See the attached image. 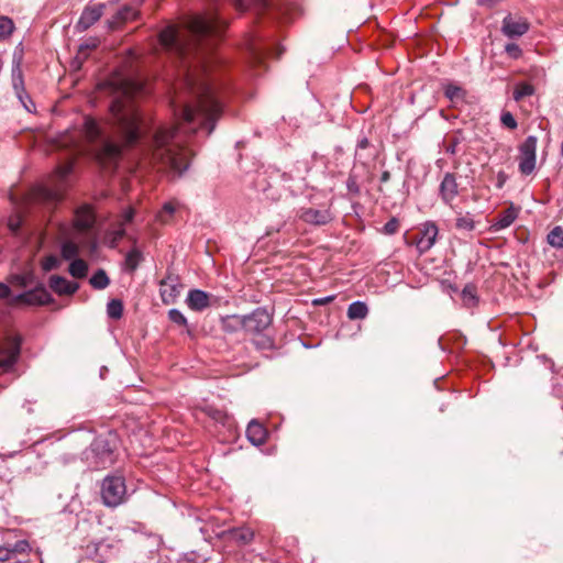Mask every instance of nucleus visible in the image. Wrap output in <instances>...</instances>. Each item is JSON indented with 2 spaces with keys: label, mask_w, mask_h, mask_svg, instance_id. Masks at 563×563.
Masks as SVG:
<instances>
[{
  "label": "nucleus",
  "mask_w": 563,
  "mask_h": 563,
  "mask_svg": "<svg viewBox=\"0 0 563 563\" xmlns=\"http://www.w3.org/2000/svg\"><path fill=\"white\" fill-rule=\"evenodd\" d=\"M227 22L216 9L188 16L181 25L169 24L158 36L162 48L175 63H179V79L170 101L177 125L159 126L150 136L133 97L143 89L142 82L117 77L107 82L114 95L110 106L113 137L106 136L98 122L86 117L82 132L101 164L117 163L123 147H131L144 137L143 156L173 177H180L189 168L191 152L184 145V135L206 129L210 135L221 117L223 107L220 85L211 77L210 69L220 63L214 47Z\"/></svg>",
  "instance_id": "nucleus-1"
},
{
  "label": "nucleus",
  "mask_w": 563,
  "mask_h": 563,
  "mask_svg": "<svg viewBox=\"0 0 563 563\" xmlns=\"http://www.w3.org/2000/svg\"><path fill=\"white\" fill-rule=\"evenodd\" d=\"M117 446L118 439L115 434L99 435L92 441L89 450L86 451V459L92 460L96 468H104L114 463Z\"/></svg>",
  "instance_id": "nucleus-2"
},
{
  "label": "nucleus",
  "mask_w": 563,
  "mask_h": 563,
  "mask_svg": "<svg viewBox=\"0 0 563 563\" xmlns=\"http://www.w3.org/2000/svg\"><path fill=\"white\" fill-rule=\"evenodd\" d=\"M101 499L104 506L115 508L126 500V485L120 475L107 476L101 484Z\"/></svg>",
  "instance_id": "nucleus-3"
},
{
  "label": "nucleus",
  "mask_w": 563,
  "mask_h": 563,
  "mask_svg": "<svg viewBox=\"0 0 563 563\" xmlns=\"http://www.w3.org/2000/svg\"><path fill=\"white\" fill-rule=\"evenodd\" d=\"M439 229L432 221H427L421 225L416 236L412 238V244L416 245L418 252L423 254L428 252L435 243Z\"/></svg>",
  "instance_id": "nucleus-4"
},
{
  "label": "nucleus",
  "mask_w": 563,
  "mask_h": 563,
  "mask_svg": "<svg viewBox=\"0 0 563 563\" xmlns=\"http://www.w3.org/2000/svg\"><path fill=\"white\" fill-rule=\"evenodd\" d=\"M245 332L257 334L266 330L272 323V316L266 309L257 308L244 316Z\"/></svg>",
  "instance_id": "nucleus-5"
},
{
  "label": "nucleus",
  "mask_w": 563,
  "mask_h": 563,
  "mask_svg": "<svg viewBox=\"0 0 563 563\" xmlns=\"http://www.w3.org/2000/svg\"><path fill=\"white\" fill-rule=\"evenodd\" d=\"M183 285L178 275L168 273L159 283V294L162 300L166 305L174 303L180 296Z\"/></svg>",
  "instance_id": "nucleus-6"
},
{
  "label": "nucleus",
  "mask_w": 563,
  "mask_h": 563,
  "mask_svg": "<svg viewBox=\"0 0 563 563\" xmlns=\"http://www.w3.org/2000/svg\"><path fill=\"white\" fill-rule=\"evenodd\" d=\"M22 340L18 334L9 335L5 340L4 346L2 347L3 356L0 358V368H11L15 363L20 350Z\"/></svg>",
  "instance_id": "nucleus-7"
},
{
  "label": "nucleus",
  "mask_w": 563,
  "mask_h": 563,
  "mask_svg": "<svg viewBox=\"0 0 563 563\" xmlns=\"http://www.w3.org/2000/svg\"><path fill=\"white\" fill-rule=\"evenodd\" d=\"M51 295L45 287H36L32 290L19 294L11 298L12 303H24V305H45L51 301Z\"/></svg>",
  "instance_id": "nucleus-8"
},
{
  "label": "nucleus",
  "mask_w": 563,
  "mask_h": 563,
  "mask_svg": "<svg viewBox=\"0 0 563 563\" xmlns=\"http://www.w3.org/2000/svg\"><path fill=\"white\" fill-rule=\"evenodd\" d=\"M21 62H22V55L20 54L18 56L16 53H14L13 66H12L13 89H14V92H15V96L18 97V99H23V97H25L27 99L29 103L34 108V102L27 95L25 87H24L23 74H22V69H21Z\"/></svg>",
  "instance_id": "nucleus-9"
},
{
  "label": "nucleus",
  "mask_w": 563,
  "mask_h": 563,
  "mask_svg": "<svg viewBox=\"0 0 563 563\" xmlns=\"http://www.w3.org/2000/svg\"><path fill=\"white\" fill-rule=\"evenodd\" d=\"M529 30L526 19H515L510 14L504 18L501 32L509 38L520 37Z\"/></svg>",
  "instance_id": "nucleus-10"
},
{
  "label": "nucleus",
  "mask_w": 563,
  "mask_h": 563,
  "mask_svg": "<svg viewBox=\"0 0 563 563\" xmlns=\"http://www.w3.org/2000/svg\"><path fill=\"white\" fill-rule=\"evenodd\" d=\"M439 195L445 205L451 206L459 196V184L452 173H445L439 187Z\"/></svg>",
  "instance_id": "nucleus-11"
},
{
  "label": "nucleus",
  "mask_w": 563,
  "mask_h": 563,
  "mask_svg": "<svg viewBox=\"0 0 563 563\" xmlns=\"http://www.w3.org/2000/svg\"><path fill=\"white\" fill-rule=\"evenodd\" d=\"M104 4L103 3H93L89 4L82 11L76 27L79 31H86L93 23H96L101 15L103 14Z\"/></svg>",
  "instance_id": "nucleus-12"
},
{
  "label": "nucleus",
  "mask_w": 563,
  "mask_h": 563,
  "mask_svg": "<svg viewBox=\"0 0 563 563\" xmlns=\"http://www.w3.org/2000/svg\"><path fill=\"white\" fill-rule=\"evenodd\" d=\"M62 199L63 192L60 185H56L55 188L38 186L33 191V200L38 203L53 205L57 203Z\"/></svg>",
  "instance_id": "nucleus-13"
},
{
  "label": "nucleus",
  "mask_w": 563,
  "mask_h": 563,
  "mask_svg": "<svg viewBox=\"0 0 563 563\" xmlns=\"http://www.w3.org/2000/svg\"><path fill=\"white\" fill-rule=\"evenodd\" d=\"M299 218L309 224L324 225L332 220V214L329 209L306 208L300 210Z\"/></svg>",
  "instance_id": "nucleus-14"
},
{
  "label": "nucleus",
  "mask_w": 563,
  "mask_h": 563,
  "mask_svg": "<svg viewBox=\"0 0 563 563\" xmlns=\"http://www.w3.org/2000/svg\"><path fill=\"white\" fill-rule=\"evenodd\" d=\"M246 49L250 55L252 64H261L264 58L273 54L272 48L266 47L262 42L256 38H249L246 42Z\"/></svg>",
  "instance_id": "nucleus-15"
},
{
  "label": "nucleus",
  "mask_w": 563,
  "mask_h": 563,
  "mask_svg": "<svg viewBox=\"0 0 563 563\" xmlns=\"http://www.w3.org/2000/svg\"><path fill=\"white\" fill-rule=\"evenodd\" d=\"M186 303L194 311H202L210 306V295L200 289H191L187 295Z\"/></svg>",
  "instance_id": "nucleus-16"
},
{
  "label": "nucleus",
  "mask_w": 563,
  "mask_h": 563,
  "mask_svg": "<svg viewBox=\"0 0 563 563\" xmlns=\"http://www.w3.org/2000/svg\"><path fill=\"white\" fill-rule=\"evenodd\" d=\"M49 287L58 295H73L78 290L79 285L75 282H69L63 276L53 275L49 278Z\"/></svg>",
  "instance_id": "nucleus-17"
},
{
  "label": "nucleus",
  "mask_w": 563,
  "mask_h": 563,
  "mask_svg": "<svg viewBox=\"0 0 563 563\" xmlns=\"http://www.w3.org/2000/svg\"><path fill=\"white\" fill-rule=\"evenodd\" d=\"M95 223V213L89 206H81L76 209L74 217V225L76 229L84 231L90 229Z\"/></svg>",
  "instance_id": "nucleus-18"
},
{
  "label": "nucleus",
  "mask_w": 563,
  "mask_h": 563,
  "mask_svg": "<svg viewBox=\"0 0 563 563\" xmlns=\"http://www.w3.org/2000/svg\"><path fill=\"white\" fill-rule=\"evenodd\" d=\"M246 437L249 441L255 445L260 446L265 443L267 438V430L265 427L260 423L257 420H252L246 428Z\"/></svg>",
  "instance_id": "nucleus-19"
},
{
  "label": "nucleus",
  "mask_w": 563,
  "mask_h": 563,
  "mask_svg": "<svg viewBox=\"0 0 563 563\" xmlns=\"http://www.w3.org/2000/svg\"><path fill=\"white\" fill-rule=\"evenodd\" d=\"M518 212L514 207L503 210L493 221L492 229L497 232L510 227L517 219Z\"/></svg>",
  "instance_id": "nucleus-20"
},
{
  "label": "nucleus",
  "mask_w": 563,
  "mask_h": 563,
  "mask_svg": "<svg viewBox=\"0 0 563 563\" xmlns=\"http://www.w3.org/2000/svg\"><path fill=\"white\" fill-rule=\"evenodd\" d=\"M221 329L225 333H235L240 330L245 331L244 316L232 314L222 317Z\"/></svg>",
  "instance_id": "nucleus-21"
},
{
  "label": "nucleus",
  "mask_w": 563,
  "mask_h": 563,
  "mask_svg": "<svg viewBox=\"0 0 563 563\" xmlns=\"http://www.w3.org/2000/svg\"><path fill=\"white\" fill-rule=\"evenodd\" d=\"M231 538L241 545L251 543L254 539V531L247 527L235 528L229 531Z\"/></svg>",
  "instance_id": "nucleus-22"
},
{
  "label": "nucleus",
  "mask_w": 563,
  "mask_h": 563,
  "mask_svg": "<svg viewBox=\"0 0 563 563\" xmlns=\"http://www.w3.org/2000/svg\"><path fill=\"white\" fill-rule=\"evenodd\" d=\"M142 261H143L142 252L139 249L133 247L125 255V260H124V264H123L124 269L130 273H133L136 271V268L139 267V265Z\"/></svg>",
  "instance_id": "nucleus-23"
},
{
  "label": "nucleus",
  "mask_w": 563,
  "mask_h": 563,
  "mask_svg": "<svg viewBox=\"0 0 563 563\" xmlns=\"http://www.w3.org/2000/svg\"><path fill=\"white\" fill-rule=\"evenodd\" d=\"M368 314V308L363 301H353L347 308V318L350 320H362Z\"/></svg>",
  "instance_id": "nucleus-24"
},
{
  "label": "nucleus",
  "mask_w": 563,
  "mask_h": 563,
  "mask_svg": "<svg viewBox=\"0 0 563 563\" xmlns=\"http://www.w3.org/2000/svg\"><path fill=\"white\" fill-rule=\"evenodd\" d=\"M79 254V245L73 240H64L60 244V255L65 261H73Z\"/></svg>",
  "instance_id": "nucleus-25"
},
{
  "label": "nucleus",
  "mask_w": 563,
  "mask_h": 563,
  "mask_svg": "<svg viewBox=\"0 0 563 563\" xmlns=\"http://www.w3.org/2000/svg\"><path fill=\"white\" fill-rule=\"evenodd\" d=\"M455 228L460 231L471 232L475 229V221L472 213L459 212L455 219Z\"/></svg>",
  "instance_id": "nucleus-26"
},
{
  "label": "nucleus",
  "mask_w": 563,
  "mask_h": 563,
  "mask_svg": "<svg viewBox=\"0 0 563 563\" xmlns=\"http://www.w3.org/2000/svg\"><path fill=\"white\" fill-rule=\"evenodd\" d=\"M124 235H125V229L123 227H118L115 229H111V230L107 231V233L104 235V243L109 247L115 249Z\"/></svg>",
  "instance_id": "nucleus-27"
},
{
  "label": "nucleus",
  "mask_w": 563,
  "mask_h": 563,
  "mask_svg": "<svg viewBox=\"0 0 563 563\" xmlns=\"http://www.w3.org/2000/svg\"><path fill=\"white\" fill-rule=\"evenodd\" d=\"M68 272L75 278H84L87 275L88 265L84 260L75 258L70 262Z\"/></svg>",
  "instance_id": "nucleus-28"
},
{
  "label": "nucleus",
  "mask_w": 563,
  "mask_h": 563,
  "mask_svg": "<svg viewBox=\"0 0 563 563\" xmlns=\"http://www.w3.org/2000/svg\"><path fill=\"white\" fill-rule=\"evenodd\" d=\"M444 96L451 102L461 101L465 97V90L455 84H446L444 86Z\"/></svg>",
  "instance_id": "nucleus-29"
},
{
  "label": "nucleus",
  "mask_w": 563,
  "mask_h": 563,
  "mask_svg": "<svg viewBox=\"0 0 563 563\" xmlns=\"http://www.w3.org/2000/svg\"><path fill=\"white\" fill-rule=\"evenodd\" d=\"M89 283L95 289L101 290L109 286L110 279L106 271L100 268L91 276Z\"/></svg>",
  "instance_id": "nucleus-30"
},
{
  "label": "nucleus",
  "mask_w": 563,
  "mask_h": 563,
  "mask_svg": "<svg viewBox=\"0 0 563 563\" xmlns=\"http://www.w3.org/2000/svg\"><path fill=\"white\" fill-rule=\"evenodd\" d=\"M548 243L555 249L563 247V227L556 225L554 227L547 236Z\"/></svg>",
  "instance_id": "nucleus-31"
},
{
  "label": "nucleus",
  "mask_w": 563,
  "mask_h": 563,
  "mask_svg": "<svg viewBox=\"0 0 563 563\" xmlns=\"http://www.w3.org/2000/svg\"><path fill=\"white\" fill-rule=\"evenodd\" d=\"M537 143V136L529 135L519 146V155L536 156Z\"/></svg>",
  "instance_id": "nucleus-32"
},
{
  "label": "nucleus",
  "mask_w": 563,
  "mask_h": 563,
  "mask_svg": "<svg viewBox=\"0 0 563 563\" xmlns=\"http://www.w3.org/2000/svg\"><path fill=\"white\" fill-rule=\"evenodd\" d=\"M536 167V156L519 155V170L523 175H530Z\"/></svg>",
  "instance_id": "nucleus-33"
},
{
  "label": "nucleus",
  "mask_w": 563,
  "mask_h": 563,
  "mask_svg": "<svg viewBox=\"0 0 563 563\" xmlns=\"http://www.w3.org/2000/svg\"><path fill=\"white\" fill-rule=\"evenodd\" d=\"M107 313L111 319H120L123 313V303L119 299H111L107 305Z\"/></svg>",
  "instance_id": "nucleus-34"
},
{
  "label": "nucleus",
  "mask_w": 563,
  "mask_h": 563,
  "mask_svg": "<svg viewBox=\"0 0 563 563\" xmlns=\"http://www.w3.org/2000/svg\"><path fill=\"white\" fill-rule=\"evenodd\" d=\"M534 93V88L532 85L527 82H520L516 86L514 90V99L516 101H520L525 97L531 96Z\"/></svg>",
  "instance_id": "nucleus-35"
},
{
  "label": "nucleus",
  "mask_w": 563,
  "mask_h": 563,
  "mask_svg": "<svg viewBox=\"0 0 563 563\" xmlns=\"http://www.w3.org/2000/svg\"><path fill=\"white\" fill-rule=\"evenodd\" d=\"M462 299L468 307L475 306L477 302L476 288L473 285H466L462 290Z\"/></svg>",
  "instance_id": "nucleus-36"
},
{
  "label": "nucleus",
  "mask_w": 563,
  "mask_h": 563,
  "mask_svg": "<svg viewBox=\"0 0 563 563\" xmlns=\"http://www.w3.org/2000/svg\"><path fill=\"white\" fill-rule=\"evenodd\" d=\"M14 30V24L8 16H0V40L8 37Z\"/></svg>",
  "instance_id": "nucleus-37"
},
{
  "label": "nucleus",
  "mask_w": 563,
  "mask_h": 563,
  "mask_svg": "<svg viewBox=\"0 0 563 563\" xmlns=\"http://www.w3.org/2000/svg\"><path fill=\"white\" fill-rule=\"evenodd\" d=\"M98 46V41L91 40L86 42L79 46L76 58L80 62L85 60L88 57V53L91 49H95Z\"/></svg>",
  "instance_id": "nucleus-38"
},
{
  "label": "nucleus",
  "mask_w": 563,
  "mask_h": 563,
  "mask_svg": "<svg viewBox=\"0 0 563 563\" xmlns=\"http://www.w3.org/2000/svg\"><path fill=\"white\" fill-rule=\"evenodd\" d=\"M41 265L44 272H51L59 267L60 261L56 255H47L42 260Z\"/></svg>",
  "instance_id": "nucleus-39"
},
{
  "label": "nucleus",
  "mask_w": 563,
  "mask_h": 563,
  "mask_svg": "<svg viewBox=\"0 0 563 563\" xmlns=\"http://www.w3.org/2000/svg\"><path fill=\"white\" fill-rule=\"evenodd\" d=\"M168 319H169L173 323H176L177 325L188 328V322H187L186 317H185V316L183 314V312H181V311H179L178 309H170V310L168 311Z\"/></svg>",
  "instance_id": "nucleus-40"
},
{
  "label": "nucleus",
  "mask_w": 563,
  "mask_h": 563,
  "mask_svg": "<svg viewBox=\"0 0 563 563\" xmlns=\"http://www.w3.org/2000/svg\"><path fill=\"white\" fill-rule=\"evenodd\" d=\"M12 551V554L14 556V560L16 559L18 554H25L30 550V544L25 540H20L13 544V547L10 548Z\"/></svg>",
  "instance_id": "nucleus-41"
},
{
  "label": "nucleus",
  "mask_w": 563,
  "mask_h": 563,
  "mask_svg": "<svg viewBox=\"0 0 563 563\" xmlns=\"http://www.w3.org/2000/svg\"><path fill=\"white\" fill-rule=\"evenodd\" d=\"M505 52L512 59H518L522 55V49L516 43H508V44H506Z\"/></svg>",
  "instance_id": "nucleus-42"
},
{
  "label": "nucleus",
  "mask_w": 563,
  "mask_h": 563,
  "mask_svg": "<svg viewBox=\"0 0 563 563\" xmlns=\"http://www.w3.org/2000/svg\"><path fill=\"white\" fill-rule=\"evenodd\" d=\"M136 16V11L131 7H125L117 14L119 21L132 20Z\"/></svg>",
  "instance_id": "nucleus-43"
},
{
  "label": "nucleus",
  "mask_w": 563,
  "mask_h": 563,
  "mask_svg": "<svg viewBox=\"0 0 563 563\" xmlns=\"http://www.w3.org/2000/svg\"><path fill=\"white\" fill-rule=\"evenodd\" d=\"M500 121L503 125L510 130H515L517 128V121L515 117L510 112H503L500 117Z\"/></svg>",
  "instance_id": "nucleus-44"
},
{
  "label": "nucleus",
  "mask_w": 563,
  "mask_h": 563,
  "mask_svg": "<svg viewBox=\"0 0 563 563\" xmlns=\"http://www.w3.org/2000/svg\"><path fill=\"white\" fill-rule=\"evenodd\" d=\"M346 188L350 194L357 196L360 195V186L357 184V179L354 175H350L346 179Z\"/></svg>",
  "instance_id": "nucleus-45"
},
{
  "label": "nucleus",
  "mask_w": 563,
  "mask_h": 563,
  "mask_svg": "<svg viewBox=\"0 0 563 563\" xmlns=\"http://www.w3.org/2000/svg\"><path fill=\"white\" fill-rule=\"evenodd\" d=\"M399 229V222L396 218H391L387 221L383 228L385 234H395Z\"/></svg>",
  "instance_id": "nucleus-46"
},
{
  "label": "nucleus",
  "mask_w": 563,
  "mask_h": 563,
  "mask_svg": "<svg viewBox=\"0 0 563 563\" xmlns=\"http://www.w3.org/2000/svg\"><path fill=\"white\" fill-rule=\"evenodd\" d=\"M71 170H73L71 164H65V165L59 166L56 170V176H57L58 180L64 181L67 178V176L71 173Z\"/></svg>",
  "instance_id": "nucleus-47"
},
{
  "label": "nucleus",
  "mask_w": 563,
  "mask_h": 563,
  "mask_svg": "<svg viewBox=\"0 0 563 563\" xmlns=\"http://www.w3.org/2000/svg\"><path fill=\"white\" fill-rule=\"evenodd\" d=\"M175 211H176V206L174 202L169 201V202L164 203L162 212L159 214L161 221L165 222L166 221L165 214L172 216Z\"/></svg>",
  "instance_id": "nucleus-48"
},
{
  "label": "nucleus",
  "mask_w": 563,
  "mask_h": 563,
  "mask_svg": "<svg viewBox=\"0 0 563 563\" xmlns=\"http://www.w3.org/2000/svg\"><path fill=\"white\" fill-rule=\"evenodd\" d=\"M134 218V210L133 208H126L123 212H122V221L119 223V227H123L131 222Z\"/></svg>",
  "instance_id": "nucleus-49"
},
{
  "label": "nucleus",
  "mask_w": 563,
  "mask_h": 563,
  "mask_svg": "<svg viewBox=\"0 0 563 563\" xmlns=\"http://www.w3.org/2000/svg\"><path fill=\"white\" fill-rule=\"evenodd\" d=\"M14 560L12 551L8 547H0V562Z\"/></svg>",
  "instance_id": "nucleus-50"
},
{
  "label": "nucleus",
  "mask_w": 563,
  "mask_h": 563,
  "mask_svg": "<svg viewBox=\"0 0 563 563\" xmlns=\"http://www.w3.org/2000/svg\"><path fill=\"white\" fill-rule=\"evenodd\" d=\"M459 144V139L457 137H451L449 139L448 141V144H446V153H450V154H455L456 153V145Z\"/></svg>",
  "instance_id": "nucleus-51"
},
{
  "label": "nucleus",
  "mask_w": 563,
  "mask_h": 563,
  "mask_svg": "<svg viewBox=\"0 0 563 563\" xmlns=\"http://www.w3.org/2000/svg\"><path fill=\"white\" fill-rule=\"evenodd\" d=\"M11 296V289L10 287L4 284L0 283V299H8Z\"/></svg>",
  "instance_id": "nucleus-52"
},
{
  "label": "nucleus",
  "mask_w": 563,
  "mask_h": 563,
  "mask_svg": "<svg viewBox=\"0 0 563 563\" xmlns=\"http://www.w3.org/2000/svg\"><path fill=\"white\" fill-rule=\"evenodd\" d=\"M501 1L503 0H477L476 2L481 7L494 8L495 5L500 3Z\"/></svg>",
  "instance_id": "nucleus-53"
},
{
  "label": "nucleus",
  "mask_w": 563,
  "mask_h": 563,
  "mask_svg": "<svg viewBox=\"0 0 563 563\" xmlns=\"http://www.w3.org/2000/svg\"><path fill=\"white\" fill-rule=\"evenodd\" d=\"M208 413L216 421H223L224 413L222 411L217 410V409H209Z\"/></svg>",
  "instance_id": "nucleus-54"
},
{
  "label": "nucleus",
  "mask_w": 563,
  "mask_h": 563,
  "mask_svg": "<svg viewBox=\"0 0 563 563\" xmlns=\"http://www.w3.org/2000/svg\"><path fill=\"white\" fill-rule=\"evenodd\" d=\"M333 299H334V296H328V297H324V298H318V299L313 300V305H316V306L325 305L328 302H331Z\"/></svg>",
  "instance_id": "nucleus-55"
},
{
  "label": "nucleus",
  "mask_w": 563,
  "mask_h": 563,
  "mask_svg": "<svg viewBox=\"0 0 563 563\" xmlns=\"http://www.w3.org/2000/svg\"><path fill=\"white\" fill-rule=\"evenodd\" d=\"M255 344L261 349H265V347H269L272 345V341L267 338H263L260 341H255Z\"/></svg>",
  "instance_id": "nucleus-56"
},
{
  "label": "nucleus",
  "mask_w": 563,
  "mask_h": 563,
  "mask_svg": "<svg viewBox=\"0 0 563 563\" xmlns=\"http://www.w3.org/2000/svg\"><path fill=\"white\" fill-rule=\"evenodd\" d=\"M19 100H20V102L22 103V106L24 107V109H25L26 111H29V112H34V111H35V107L33 108V107L29 103V101H27V99H26L25 97H23V99H19Z\"/></svg>",
  "instance_id": "nucleus-57"
},
{
  "label": "nucleus",
  "mask_w": 563,
  "mask_h": 563,
  "mask_svg": "<svg viewBox=\"0 0 563 563\" xmlns=\"http://www.w3.org/2000/svg\"><path fill=\"white\" fill-rule=\"evenodd\" d=\"M390 179V173L388 170H384L380 176L382 183H387Z\"/></svg>",
  "instance_id": "nucleus-58"
},
{
  "label": "nucleus",
  "mask_w": 563,
  "mask_h": 563,
  "mask_svg": "<svg viewBox=\"0 0 563 563\" xmlns=\"http://www.w3.org/2000/svg\"><path fill=\"white\" fill-rule=\"evenodd\" d=\"M367 145H368V140H367V139H365V137H364V139H362V140L358 142V144H357V146H358L360 148H365V147H367Z\"/></svg>",
  "instance_id": "nucleus-59"
},
{
  "label": "nucleus",
  "mask_w": 563,
  "mask_h": 563,
  "mask_svg": "<svg viewBox=\"0 0 563 563\" xmlns=\"http://www.w3.org/2000/svg\"><path fill=\"white\" fill-rule=\"evenodd\" d=\"M561 152H562V156H563V142H562V150H561Z\"/></svg>",
  "instance_id": "nucleus-60"
}]
</instances>
